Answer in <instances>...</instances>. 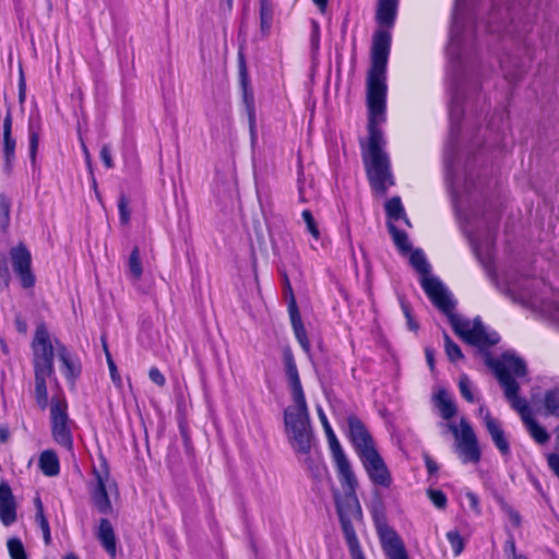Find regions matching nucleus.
Wrapping results in <instances>:
<instances>
[{
  "mask_svg": "<svg viewBox=\"0 0 559 559\" xmlns=\"http://www.w3.org/2000/svg\"><path fill=\"white\" fill-rule=\"evenodd\" d=\"M402 307H403V311H404V313H405V316H406V318L408 320V328L411 330H416L417 325L413 322V319L411 318L408 306L403 304Z\"/></svg>",
  "mask_w": 559,
  "mask_h": 559,
  "instance_id": "obj_47",
  "label": "nucleus"
},
{
  "mask_svg": "<svg viewBox=\"0 0 559 559\" xmlns=\"http://www.w3.org/2000/svg\"><path fill=\"white\" fill-rule=\"evenodd\" d=\"M385 211L390 219H399L403 214L401 199L394 197L385 203Z\"/></svg>",
  "mask_w": 559,
  "mask_h": 559,
  "instance_id": "obj_31",
  "label": "nucleus"
},
{
  "mask_svg": "<svg viewBox=\"0 0 559 559\" xmlns=\"http://www.w3.org/2000/svg\"><path fill=\"white\" fill-rule=\"evenodd\" d=\"M148 377H150L151 381L154 382L155 384H157L158 386L165 385V382H166L165 377L157 368H151L150 372H148Z\"/></svg>",
  "mask_w": 559,
  "mask_h": 559,
  "instance_id": "obj_42",
  "label": "nucleus"
},
{
  "mask_svg": "<svg viewBox=\"0 0 559 559\" xmlns=\"http://www.w3.org/2000/svg\"><path fill=\"white\" fill-rule=\"evenodd\" d=\"M83 151H84L86 162L90 163V153L85 145H83Z\"/></svg>",
  "mask_w": 559,
  "mask_h": 559,
  "instance_id": "obj_59",
  "label": "nucleus"
},
{
  "mask_svg": "<svg viewBox=\"0 0 559 559\" xmlns=\"http://www.w3.org/2000/svg\"><path fill=\"white\" fill-rule=\"evenodd\" d=\"M288 311H289V317H290V321H292V325H293V329H294L295 336L298 340V342L301 345V347L306 352H308L309 348H310V344H309V341H308V337H307V332H306V329H305V326L302 324V321H301V318H300V314H299V311H298V308H297V304H296L295 297H293V296H292V301L288 305Z\"/></svg>",
  "mask_w": 559,
  "mask_h": 559,
  "instance_id": "obj_18",
  "label": "nucleus"
},
{
  "mask_svg": "<svg viewBox=\"0 0 559 559\" xmlns=\"http://www.w3.org/2000/svg\"><path fill=\"white\" fill-rule=\"evenodd\" d=\"M20 102L22 103L24 100V97H25V90H24V80L22 79L21 80V83H20Z\"/></svg>",
  "mask_w": 559,
  "mask_h": 559,
  "instance_id": "obj_53",
  "label": "nucleus"
},
{
  "mask_svg": "<svg viewBox=\"0 0 559 559\" xmlns=\"http://www.w3.org/2000/svg\"><path fill=\"white\" fill-rule=\"evenodd\" d=\"M28 138H29V158H31L32 165L35 166L38 145H39V139H40V128H39V126H36L33 121L29 122Z\"/></svg>",
  "mask_w": 559,
  "mask_h": 559,
  "instance_id": "obj_25",
  "label": "nucleus"
},
{
  "mask_svg": "<svg viewBox=\"0 0 559 559\" xmlns=\"http://www.w3.org/2000/svg\"><path fill=\"white\" fill-rule=\"evenodd\" d=\"M68 405L64 399L53 397L50 405L51 433L53 440L71 451L73 445V423L69 418Z\"/></svg>",
  "mask_w": 559,
  "mask_h": 559,
  "instance_id": "obj_8",
  "label": "nucleus"
},
{
  "mask_svg": "<svg viewBox=\"0 0 559 559\" xmlns=\"http://www.w3.org/2000/svg\"><path fill=\"white\" fill-rule=\"evenodd\" d=\"M35 522L39 525L41 531L49 527L48 521H47L44 512H36Z\"/></svg>",
  "mask_w": 559,
  "mask_h": 559,
  "instance_id": "obj_45",
  "label": "nucleus"
},
{
  "mask_svg": "<svg viewBox=\"0 0 559 559\" xmlns=\"http://www.w3.org/2000/svg\"><path fill=\"white\" fill-rule=\"evenodd\" d=\"M485 425L487 428V431L489 432L493 443L498 448V450L502 454L509 453V442L504 436V431L502 430L499 421L490 416L489 413H486L485 417Z\"/></svg>",
  "mask_w": 559,
  "mask_h": 559,
  "instance_id": "obj_17",
  "label": "nucleus"
},
{
  "mask_svg": "<svg viewBox=\"0 0 559 559\" xmlns=\"http://www.w3.org/2000/svg\"><path fill=\"white\" fill-rule=\"evenodd\" d=\"M63 559H79V558L74 554H69Z\"/></svg>",
  "mask_w": 559,
  "mask_h": 559,
  "instance_id": "obj_61",
  "label": "nucleus"
},
{
  "mask_svg": "<svg viewBox=\"0 0 559 559\" xmlns=\"http://www.w3.org/2000/svg\"><path fill=\"white\" fill-rule=\"evenodd\" d=\"M507 549H509L511 551L512 556L514 557V554H516V551H515V544L512 539L507 542Z\"/></svg>",
  "mask_w": 559,
  "mask_h": 559,
  "instance_id": "obj_54",
  "label": "nucleus"
},
{
  "mask_svg": "<svg viewBox=\"0 0 559 559\" xmlns=\"http://www.w3.org/2000/svg\"><path fill=\"white\" fill-rule=\"evenodd\" d=\"M273 17V8L269 0H260V27L263 33H267Z\"/></svg>",
  "mask_w": 559,
  "mask_h": 559,
  "instance_id": "obj_28",
  "label": "nucleus"
},
{
  "mask_svg": "<svg viewBox=\"0 0 559 559\" xmlns=\"http://www.w3.org/2000/svg\"><path fill=\"white\" fill-rule=\"evenodd\" d=\"M390 51V34L379 31L373 37L372 67L367 81V99L371 115V124L378 115H381L385 106V68ZM382 134L373 126L369 128V143L364 154V160L372 188L381 193L393 185L389 167V158L382 150Z\"/></svg>",
  "mask_w": 559,
  "mask_h": 559,
  "instance_id": "obj_1",
  "label": "nucleus"
},
{
  "mask_svg": "<svg viewBox=\"0 0 559 559\" xmlns=\"http://www.w3.org/2000/svg\"><path fill=\"white\" fill-rule=\"evenodd\" d=\"M10 258L13 269L20 276L23 287H33L35 284V276L31 271V252L24 245H19L10 250Z\"/></svg>",
  "mask_w": 559,
  "mask_h": 559,
  "instance_id": "obj_10",
  "label": "nucleus"
},
{
  "mask_svg": "<svg viewBox=\"0 0 559 559\" xmlns=\"http://www.w3.org/2000/svg\"><path fill=\"white\" fill-rule=\"evenodd\" d=\"M426 357H427V361H428L430 368H433V356H432L431 349L426 348Z\"/></svg>",
  "mask_w": 559,
  "mask_h": 559,
  "instance_id": "obj_51",
  "label": "nucleus"
},
{
  "mask_svg": "<svg viewBox=\"0 0 559 559\" xmlns=\"http://www.w3.org/2000/svg\"><path fill=\"white\" fill-rule=\"evenodd\" d=\"M426 466L429 474H433L438 471V465L430 457H426Z\"/></svg>",
  "mask_w": 559,
  "mask_h": 559,
  "instance_id": "obj_48",
  "label": "nucleus"
},
{
  "mask_svg": "<svg viewBox=\"0 0 559 559\" xmlns=\"http://www.w3.org/2000/svg\"><path fill=\"white\" fill-rule=\"evenodd\" d=\"M444 337V349L447 356L451 361H456L463 358V354L457 344H455L447 333L443 334Z\"/></svg>",
  "mask_w": 559,
  "mask_h": 559,
  "instance_id": "obj_30",
  "label": "nucleus"
},
{
  "mask_svg": "<svg viewBox=\"0 0 559 559\" xmlns=\"http://www.w3.org/2000/svg\"><path fill=\"white\" fill-rule=\"evenodd\" d=\"M93 476L95 486L92 491V499L98 511L103 514H109L112 507L109 500V493L117 490L116 483L110 477L107 461L98 457V464L93 465Z\"/></svg>",
  "mask_w": 559,
  "mask_h": 559,
  "instance_id": "obj_7",
  "label": "nucleus"
},
{
  "mask_svg": "<svg viewBox=\"0 0 559 559\" xmlns=\"http://www.w3.org/2000/svg\"><path fill=\"white\" fill-rule=\"evenodd\" d=\"M128 269L129 274L133 280L139 281L141 278L143 274V266L140 257V249L138 247H134L130 253Z\"/></svg>",
  "mask_w": 559,
  "mask_h": 559,
  "instance_id": "obj_26",
  "label": "nucleus"
},
{
  "mask_svg": "<svg viewBox=\"0 0 559 559\" xmlns=\"http://www.w3.org/2000/svg\"><path fill=\"white\" fill-rule=\"evenodd\" d=\"M8 550L12 559H27L24 546L17 538H10L8 540Z\"/></svg>",
  "mask_w": 559,
  "mask_h": 559,
  "instance_id": "obj_33",
  "label": "nucleus"
},
{
  "mask_svg": "<svg viewBox=\"0 0 559 559\" xmlns=\"http://www.w3.org/2000/svg\"><path fill=\"white\" fill-rule=\"evenodd\" d=\"M362 464L368 473L371 481L378 486L388 488L392 484L391 474L381 459L379 453L376 451L369 452L366 455L360 456Z\"/></svg>",
  "mask_w": 559,
  "mask_h": 559,
  "instance_id": "obj_11",
  "label": "nucleus"
},
{
  "mask_svg": "<svg viewBox=\"0 0 559 559\" xmlns=\"http://www.w3.org/2000/svg\"><path fill=\"white\" fill-rule=\"evenodd\" d=\"M511 406L519 412L526 429L538 443L548 441V433L532 418L531 411L525 401H515Z\"/></svg>",
  "mask_w": 559,
  "mask_h": 559,
  "instance_id": "obj_13",
  "label": "nucleus"
},
{
  "mask_svg": "<svg viewBox=\"0 0 559 559\" xmlns=\"http://www.w3.org/2000/svg\"><path fill=\"white\" fill-rule=\"evenodd\" d=\"M545 407L548 414L559 416V389L546 393Z\"/></svg>",
  "mask_w": 559,
  "mask_h": 559,
  "instance_id": "obj_29",
  "label": "nucleus"
},
{
  "mask_svg": "<svg viewBox=\"0 0 559 559\" xmlns=\"http://www.w3.org/2000/svg\"><path fill=\"white\" fill-rule=\"evenodd\" d=\"M428 496L430 498V500L432 501V503L439 508V509H443L447 504V497L445 495L440 491V490H435V489H429L428 490Z\"/></svg>",
  "mask_w": 559,
  "mask_h": 559,
  "instance_id": "obj_40",
  "label": "nucleus"
},
{
  "mask_svg": "<svg viewBox=\"0 0 559 559\" xmlns=\"http://www.w3.org/2000/svg\"><path fill=\"white\" fill-rule=\"evenodd\" d=\"M10 283V272L5 257H0V286L7 288Z\"/></svg>",
  "mask_w": 559,
  "mask_h": 559,
  "instance_id": "obj_39",
  "label": "nucleus"
},
{
  "mask_svg": "<svg viewBox=\"0 0 559 559\" xmlns=\"http://www.w3.org/2000/svg\"><path fill=\"white\" fill-rule=\"evenodd\" d=\"M97 538L100 540L103 547L112 557L116 555V536L112 525L107 519H102L99 522Z\"/></svg>",
  "mask_w": 559,
  "mask_h": 559,
  "instance_id": "obj_20",
  "label": "nucleus"
},
{
  "mask_svg": "<svg viewBox=\"0 0 559 559\" xmlns=\"http://www.w3.org/2000/svg\"><path fill=\"white\" fill-rule=\"evenodd\" d=\"M409 262L421 275L420 283L424 290L435 306L449 317L450 323L460 337L476 346H491L498 343L499 338L497 334L488 333L479 320H463L452 312L453 302L438 278L429 275L430 266L421 250L413 251L409 257Z\"/></svg>",
  "mask_w": 559,
  "mask_h": 559,
  "instance_id": "obj_2",
  "label": "nucleus"
},
{
  "mask_svg": "<svg viewBox=\"0 0 559 559\" xmlns=\"http://www.w3.org/2000/svg\"><path fill=\"white\" fill-rule=\"evenodd\" d=\"M284 366L292 396V404L284 412L285 430L290 445L307 462L310 460L313 435L298 369L290 349L284 352Z\"/></svg>",
  "mask_w": 559,
  "mask_h": 559,
  "instance_id": "obj_3",
  "label": "nucleus"
},
{
  "mask_svg": "<svg viewBox=\"0 0 559 559\" xmlns=\"http://www.w3.org/2000/svg\"><path fill=\"white\" fill-rule=\"evenodd\" d=\"M0 439L2 442L7 441V432L3 429H0Z\"/></svg>",
  "mask_w": 559,
  "mask_h": 559,
  "instance_id": "obj_57",
  "label": "nucleus"
},
{
  "mask_svg": "<svg viewBox=\"0 0 559 559\" xmlns=\"http://www.w3.org/2000/svg\"><path fill=\"white\" fill-rule=\"evenodd\" d=\"M397 0H379L377 17L381 24L391 26L396 14Z\"/></svg>",
  "mask_w": 559,
  "mask_h": 559,
  "instance_id": "obj_23",
  "label": "nucleus"
},
{
  "mask_svg": "<svg viewBox=\"0 0 559 559\" xmlns=\"http://www.w3.org/2000/svg\"><path fill=\"white\" fill-rule=\"evenodd\" d=\"M379 534L382 547L390 559H407L403 544L394 531L389 527H380Z\"/></svg>",
  "mask_w": 559,
  "mask_h": 559,
  "instance_id": "obj_14",
  "label": "nucleus"
},
{
  "mask_svg": "<svg viewBox=\"0 0 559 559\" xmlns=\"http://www.w3.org/2000/svg\"><path fill=\"white\" fill-rule=\"evenodd\" d=\"M313 26H314L316 37H317L318 33H319V25L317 23H313Z\"/></svg>",
  "mask_w": 559,
  "mask_h": 559,
  "instance_id": "obj_63",
  "label": "nucleus"
},
{
  "mask_svg": "<svg viewBox=\"0 0 559 559\" xmlns=\"http://www.w3.org/2000/svg\"><path fill=\"white\" fill-rule=\"evenodd\" d=\"M53 355L56 354L62 362V371L68 379H73L78 374V370L69 357V353L63 344L55 340Z\"/></svg>",
  "mask_w": 559,
  "mask_h": 559,
  "instance_id": "obj_21",
  "label": "nucleus"
},
{
  "mask_svg": "<svg viewBox=\"0 0 559 559\" xmlns=\"http://www.w3.org/2000/svg\"><path fill=\"white\" fill-rule=\"evenodd\" d=\"M33 366L35 377V399L38 406L45 409L48 405L47 379L55 373L53 344L44 324L36 328L32 341Z\"/></svg>",
  "mask_w": 559,
  "mask_h": 559,
  "instance_id": "obj_5",
  "label": "nucleus"
},
{
  "mask_svg": "<svg viewBox=\"0 0 559 559\" xmlns=\"http://www.w3.org/2000/svg\"><path fill=\"white\" fill-rule=\"evenodd\" d=\"M10 223V202L9 200L0 195V226L5 230Z\"/></svg>",
  "mask_w": 559,
  "mask_h": 559,
  "instance_id": "obj_34",
  "label": "nucleus"
},
{
  "mask_svg": "<svg viewBox=\"0 0 559 559\" xmlns=\"http://www.w3.org/2000/svg\"><path fill=\"white\" fill-rule=\"evenodd\" d=\"M447 538L453 547L454 556H459L464 548V540L456 531H450L447 534Z\"/></svg>",
  "mask_w": 559,
  "mask_h": 559,
  "instance_id": "obj_35",
  "label": "nucleus"
},
{
  "mask_svg": "<svg viewBox=\"0 0 559 559\" xmlns=\"http://www.w3.org/2000/svg\"><path fill=\"white\" fill-rule=\"evenodd\" d=\"M118 207L121 223L124 225L128 224L131 217V211L129 209V201L124 195L120 197Z\"/></svg>",
  "mask_w": 559,
  "mask_h": 559,
  "instance_id": "obj_38",
  "label": "nucleus"
},
{
  "mask_svg": "<svg viewBox=\"0 0 559 559\" xmlns=\"http://www.w3.org/2000/svg\"><path fill=\"white\" fill-rule=\"evenodd\" d=\"M285 295L289 296V302H290L292 296L294 297V294H293V289H292V286L287 280V277H285Z\"/></svg>",
  "mask_w": 559,
  "mask_h": 559,
  "instance_id": "obj_49",
  "label": "nucleus"
},
{
  "mask_svg": "<svg viewBox=\"0 0 559 559\" xmlns=\"http://www.w3.org/2000/svg\"><path fill=\"white\" fill-rule=\"evenodd\" d=\"M317 4L321 12H324L328 0H312Z\"/></svg>",
  "mask_w": 559,
  "mask_h": 559,
  "instance_id": "obj_52",
  "label": "nucleus"
},
{
  "mask_svg": "<svg viewBox=\"0 0 559 559\" xmlns=\"http://www.w3.org/2000/svg\"><path fill=\"white\" fill-rule=\"evenodd\" d=\"M389 231L393 238L395 246L399 248L401 253L406 254L411 252V243L408 242L407 235L399 230L393 224H389Z\"/></svg>",
  "mask_w": 559,
  "mask_h": 559,
  "instance_id": "obj_27",
  "label": "nucleus"
},
{
  "mask_svg": "<svg viewBox=\"0 0 559 559\" xmlns=\"http://www.w3.org/2000/svg\"><path fill=\"white\" fill-rule=\"evenodd\" d=\"M318 415H319V418H320V421L322 424V426L324 427V430H325V433L326 435H332L333 433V430L328 421V418L325 416V414L323 413L322 408L321 407H318Z\"/></svg>",
  "mask_w": 559,
  "mask_h": 559,
  "instance_id": "obj_44",
  "label": "nucleus"
},
{
  "mask_svg": "<svg viewBox=\"0 0 559 559\" xmlns=\"http://www.w3.org/2000/svg\"><path fill=\"white\" fill-rule=\"evenodd\" d=\"M104 352H105V355H106V360H107V364H108V368H109V372H110V378H111V381L114 382V384L120 389L122 388V379L118 372V369H117V366L116 364L112 360V357L108 350V347L107 345L104 343Z\"/></svg>",
  "mask_w": 559,
  "mask_h": 559,
  "instance_id": "obj_32",
  "label": "nucleus"
},
{
  "mask_svg": "<svg viewBox=\"0 0 559 559\" xmlns=\"http://www.w3.org/2000/svg\"><path fill=\"white\" fill-rule=\"evenodd\" d=\"M340 480L343 492H335L334 499L346 544L352 559H365L353 527V522L359 521L362 518V511L356 496L358 483L354 474H350V478L340 476Z\"/></svg>",
  "mask_w": 559,
  "mask_h": 559,
  "instance_id": "obj_4",
  "label": "nucleus"
},
{
  "mask_svg": "<svg viewBox=\"0 0 559 559\" xmlns=\"http://www.w3.org/2000/svg\"><path fill=\"white\" fill-rule=\"evenodd\" d=\"M326 436L329 438L330 448L340 476H346L347 478L348 476L350 477V474H354L350 467V463L346 459L335 435L332 433Z\"/></svg>",
  "mask_w": 559,
  "mask_h": 559,
  "instance_id": "obj_19",
  "label": "nucleus"
},
{
  "mask_svg": "<svg viewBox=\"0 0 559 559\" xmlns=\"http://www.w3.org/2000/svg\"><path fill=\"white\" fill-rule=\"evenodd\" d=\"M459 386L463 397L468 402H473L474 397L471 391V382L466 376H461Z\"/></svg>",
  "mask_w": 559,
  "mask_h": 559,
  "instance_id": "obj_41",
  "label": "nucleus"
},
{
  "mask_svg": "<svg viewBox=\"0 0 559 559\" xmlns=\"http://www.w3.org/2000/svg\"><path fill=\"white\" fill-rule=\"evenodd\" d=\"M36 512H44L43 503L39 498L35 499Z\"/></svg>",
  "mask_w": 559,
  "mask_h": 559,
  "instance_id": "obj_55",
  "label": "nucleus"
},
{
  "mask_svg": "<svg viewBox=\"0 0 559 559\" xmlns=\"http://www.w3.org/2000/svg\"><path fill=\"white\" fill-rule=\"evenodd\" d=\"M436 406L443 419L450 420L456 414V406L449 393L440 390L436 395Z\"/></svg>",
  "mask_w": 559,
  "mask_h": 559,
  "instance_id": "obj_22",
  "label": "nucleus"
},
{
  "mask_svg": "<svg viewBox=\"0 0 559 559\" xmlns=\"http://www.w3.org/2000/svg\"><path fill=\"white\" fill-rule=\"evenodd\" d=\"M348 429L352 442L359 457L376 451L370 433L357 417L350 416L348 418Z\"/></svg>",
  "mask_w": 559,
  "mask_h": 559,
  "instance_id": "obj_12",
  "label": "nucleus"
},
{
  "mask_svg": "<svg viewBox=\"0 0 559 559\" xmlns=\"http://www.w3.org/2000/svg\"><path fill=\"white\" fill-rule=\"evenodd\" d=\"M39 467L47 476H56L59 473V460L55 451L46 450L40 454Z\"/></svg>",
  "mask_w": 559,
  "mask_h": 559,
  "instance_id": "obj_24",
  "label": "nucleus"
},
{
  "mask_svg": "<svg viewBox=\"0 0 559 559\" xmlns=\"http://www.w3.org/2000/svg\"><path fill=\"white\" fill-rule=\"evenodd\" d=\"M445 426L454 436L455 444L462 461L464 463H477L480 459V451L476 435L469 423L465 418H461L459 426L452 421H449Z\"/></svg>",
  "mask_w": 559,
  "mask_h": 559,
  "instance_id": "obj_9",
  "label": "nucleus"
},
{
  "mask_svg": "<svg viewBox=\"0 0 559 559\" xmlns=\"http://www.w3.org/2000/svg\"><path fill=\"white\" fill-rule=\"evenodd\" d=\"M226 2L227 9L230 11L233 8V0H224Z\"/></svg>",
  "mask_w": 559,
  "mask_h": 559,
  "instance_id": "obj_60",
  "label": "nucleus"
},
{
  "mask_svg": "<svg viewBox=\"0 0 559 559\" xmlns=\"http://www.w3.org/2000/svg\"><path fill=\"white\" fill-rule=\"evenodd\" d=\"M0 520L9 526L16 520V504L8 484H0Z\"/></svg>",
  "mask_w": 559,
  "mask_h": 559,
  "instance_id": "obj_15",
  "label": "nucleus"
},
{
  "mask_svg": "<svg viewBox=\"0 0 559 559\" xmlns=\"http://www.w3.org/2000/svg\"><path fill=\"white\" fill-rule=\"evenodd\" d=\"M243 103L247 108L250 127L252 128L255 123L254 102L252 94H249L246 90L243 93Z\"/></svg>",
  "mask_w": 559,
  "mask_h": 559,
  "instance_id": "obj_36",
  "label": "nucleus"
},
{
  "mask_svg": "<svg viewBox=\"0 0 559 559\" xmlns=\"http://www.w3.org/2000/svg\"><path fill=\"white\" fill-rule=\"evenodd\" d=\"M83 151H84L86 162L90 163V153L85 145H83Z\"/></svg>",
  "mask_w": 559,
  "mask_h": 559,
  "instance_id": "obj_58",
  "label": "nucleus"
},
{
  "mask_svg": "<svg viewBox=\"0 0 559 559\" xmlns=\"http://www.w3.org/2000/svg\"><path fill=\"white\" fill-rule=\"evenodd\" d=\"M15 140L12 138V117L7 114L3 121V156L5 171L10 173L15 157Z\"/></svg>",
  "mask_w": 559,
  "mask_h": 559,
  "instance_id": "obj_16",
  "label": "nucleus"
},
{
  "mask_svg": "<svg viewBox=\"0 0 559 559\" xmlns=\"http://www.w3.org/2000/svg\"><path fill=\"white\" fill-rule=\"evenodd\" d=\"M509 520L514 526H519L521 523L520 514L516 511L509 510Z\"/></svg>",
  "mask_w": 559,
  "mask_h": 559,
  "instance_id": "obj_46",
  "label": "nucleus"
},
{
  "mask_svg": "<svg viewBox=\"0 0 559 559\" xmlns=\"http://www.w3.org/2000/svg\"><path fill=\"white\" fill-rule=\"evenodd\" d=\"M100 158H102V160L104 162V164L106 165L107 168L114 167V162H112V158H111L110 148L106 144L103 145V147H102Z\"/></svg>",
  "mask_w": 559,
  "mask_h": 559,
  "instance_id": "obj_43",
  "label": "nucleus"
},
{
  "mask_svg": "<svg viewBox=\"0 0 559 559\" xmlns=\"http://www.w3.org/2000/svg\"><path fill=\"white\" fill-rule=\"evenodd\" d=\"M241 73L245 75V62L242 58L240 59Z\"/></svg>",
  "mask_w": 559,
  "mask_h": 559,
  "instance_id": "obj_62",
  "label": "nucleus"
},
{
  "mask_svg": "<svg viewBox=\"0 0 559 559\" xmlns=\"http://www.w3.org/2000/svg\"><path fill=\"white\" fill-rule=\"evenodd\" d=\"M496 376L503 388L504 395L513 405L515 401H523L518 396L519 384L512 378L523 377L526 373V367L523 360L513 354H504L499 360L492 364Z\"/></svg>",
  "mask_w": 559,
  "mask_h": 559,
  "instance_id": "obj_6",
  "label": "nucleus"
},
{
  "mask_svg": "<svg viewBox=\"0 0 559 559\" xmlns=\"http://www.w3.org/2000/svg\"><path fill=\"white\" fill-rule=\"evenodd\" d=\"M301 215L305 223L307 224L309 233L313 238L318 239L320 237V231L311 212L309 210H305Z\"/></svg>",
  "mask_w": 559,
  "mask_h": 559,
  "instance_id": "obj_37",
  "label": "nucleus"
},
{
  "mask_svg": "<svg viewBox=\"0 0 559 559\" xmlns=\"http://www.w3.org/2000/svg\"><path fill=\"white\" fill-rule=\"evenodd\" d=\"M513 559H527V558H525L522 555L514 554V558Z\"/></svg>",
  "mask_w": 559,
  "mask_h": 559,
  "instance_id": "obj_64",
  "label": "nucleus"
},
{
  "mask_svg": "<svg viewBox=\"0 0 559 559\" xmlns=\"http://www.w3.org/2000/svg\"><path fill=\"white\" fill-rule=\"evenodd\" d=\"M43 532L44 542L46 545H49L51 542L50 528H45Z\"/></svg>",
  "mask_w": 559,
  "mask_h": 559,
  "instance_id": "obj_50",
  "label": "nucleus"
},
{
  "mask_svg": "<svg viewBox=\"0 0 559 559\" xmlns=\"http://www.w3.org/2000/svg\"><path fill=\"white\" fill-rule=\"evenodd\" d=\"M467 497H468V499H469V501H471V504H472L473 507H475V506L477 504V499H476V497H475L473 493H468V495H467Z\"/></svg>",
  "mask_w": 559,
  "mask_h": 559,
  "instance_id": "obj_56",
  "label": "nucleus"
}]
</instances>
